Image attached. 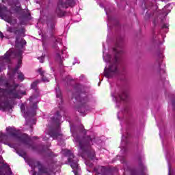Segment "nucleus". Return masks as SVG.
I'll list each match as a JSON object with an SVG mask.
<instances>
[{
	"label": "nucleus",
	"instance_id": "obj_1",
	"mask_svg": "<svg viewBox=\"0 0 175 175\" xmlns=\"http://www.w3.org/2000/svg\"><path fill=\"white\" fill-rule=\"evenodd\" d=\"M5 131L6 133L3 132L0 133V142L4 144H8V146L12 148H14L15 152H16L19 157L25 158V157H27V154L25 151L18 150V148H17L16 145L8 144V142H10V139L12 137L19 143L20 146L23 144L24 146H29L31 137H29L27 134L20 133V131L16 129L14 127L8 126L6 128ZM12 174L13 172H12L10 167L8 163H5L2 156H0V175H11Z\"/></svg>",
	"mask_w": 175,
	"mask_h": 175
},
{
	"label": "nucleus",
	"instance_id": "obj_2",
	"mask_svg": "<svg viewBox=\"0 0 175 175\" xmlns=\"http://www.w3.org/2000/svg\"><path fill=\"white\" fill-rule=\"evenodd\" d=\"M25 92H21L18 84L14 82H6L0 77V110L10 111L16 105V99H21Z\"/></svg>",
	"mask_w": 175,
	"mask_h": 175
},
{
	"label": "nucleus",
	"instance_id": "obj_3",
	"mask_svg": "<svg viewBox=\"0 0 175 175\" xmlns=\"http://www.w3.org/2000/svg\"><path fill=\"white\" fill-rule=\"evenodd\" d=\"M70 128L72 135L74 137L73 142L79 147V155L85 160L86 166L93 168L94 164L91 163V161L95 159V150L91 148V146L95 143L96 138L90 136L81 137L77 133L75 126L70 124Z\"/></svg>",
	"mask_w": 175,
	"mask_h": 175
},
{
	"label": "nucleus",
	"instance_id": "obj_4",
	"mask_svg": "<svg viewBox=\"0 0 175 175\" xmlns=\"http://www.w3.org/2000/svg\"><path fill=\"white\" fill-rule=\"evenodd\" d=\"M103 60L107 64H109L108 67L106 66L104 69V76H105L107 79H111V77H116V76L121 75V70H120L118 65L120 64V57L124 53L122 46L120 44H117L116 46L111 49L112 53H113L112 56L106 53V47L104 43L103 44Z\"/></svg>",
	"mask_w": 175,
	"mask_h": 175
},
{
	"label": "nucleus",
	"instance_id": "obj_5",
	"mask_svg": "<svg viewBox=\"0 0 175 175\" xmlns=\"http://www.w3.org/2000/svg\"><path fill=\"white\" fill-rule=\"evenodd\" d=\"M49 157L46 161V168H45L40 161L29 159L27 161V163L31 167L30 174L31 175H55V170L62 165L58 161L55 157L57 154L53 152L47 153Z\"/></svg>",
	"mask_w": 175,
	"mask_h": 175
},
{
	"label": "nucleus",
	"instance_id": "obj_6",
	"mask_svg": "<svg viewBox=\"0 0 175 175\" xmlns=\"http://www.w3.org/2000/svg\"><path fill=\"white\" fill-rule=\"evenodd\" d=\"M13 58H17L18 64L16 68L12 70V75H16V73H17L18 80L23 81L25 79L24 77V74L18 70L21 67V59H23V51L21 49L14 50V49H10L3 56H1L0 57V70L5 69V66H6L8 64H10V61H12Z\"/></svg>",
	"mask_w": 175,
	"mask_h": 175
},
{
	"label": "nucleus",
	"instance_id": "obj_7",
	"mask_svg": "<svg viewBox=\"0 0 175 175\" xmlns=\"http://www.w3.org/2000/svg\"><path fill=\"white\" fill-rule=\"evenodd\" d=\"M62 111H57L53 118H50V122L52 124L53 126H48L45 131L46 135L48 137H44V142L49 140V137H52L53 140H57L59 146H65V142L64 141V135L61 133V127L59 124H61V113Z\"/></svg>",
	"mask_w": 175,
	"mask_h": 175
},
{
	"label": "nucleus",
	"instance_id": "obj_8",
	"mask_svg": "<svg viewBox=\"0 0 175 175\" xmlns=\"http://www.w3.org/2000/svg\"><path fill=\"white\" fill-rule=\"evenodd\" d=\"M85 92H88V88L81 85H77L74 88V93L72 98L74 103L80 102L81 105L78 108V111L83 116H85L88 111H91V108L88 105V102H90V98L88 96H84Z\"/></svg>",
	"mask_w": 175,
	"mask_h": 175
},
{
	"label": "nucleus",
	"instance_id": "obj_9",
	"mask_svg": "<svg viewBox=\"0 0 175 175\" xmlns=\"http://www.w3.org/2000/svg\"><path fill=\"white\" fill-rule=\"evenodd\" d=\"M3 2L4 3H6L7 2L9 6H11V12L8 10V8L5 5L0 4V17H1L2 20H4L9 24H16L17 21L12 18V13H18L21 10L20 1H18V0H3Z\"/></svg>",
	"mask_w": 175,
	"mask_h": 175
},
{
	"label": "nucleus",
	"instance_id": "obj_10",
	"mask_svg": "<svg viewBox=\"0 0 175 175\" xmlns=\"http://www.w3.org/2000/svg\"><path fill=\"white\" fill-rule=\"evenodd\" d=\"M30 107H26L25 104L21 105V110L22 114L26 120V125H28L31 129L32 128V124H29V119L31 117L36 115V109H38V102H39V98L36 96H31L29 98Z\"/></svg>",
	"mask_w": 175,
	"mask_h": 175
},
{
	"label": "nucleus",
	"instance_id": "obj_11",
	"mask_svg": "<svg viewBox=\"0 0 175 175\" xmlns=\"http://www.w3.org/2000/svg\"><path fill=\"white\" fill-rule=\"evenodd\" d=\"M111 95L113 101L116 103V107H120L121 102L126 100L129 98V93L120 85L111 84Z\"/></svg>",
	"mask_w": 175,
	"mask_h": 175
},
{
	"label": "nucleus",
	"instance_id": "obj_12",
	"mask_svg": "<svg viewBox=\"0 0 175 175\" xmlns=\"http://www.w3.org/2000/svg\"><path fill=\"white\" fill-rule=\"evenodd\" d=\"M62 154L65 157H68V161L75 175H81V169L79 167V159L75 157L73 153L68 149H62Z\"/></svg>",
	"mask_w": 175,
	"mask_h": 175
},
{
	"label": "nucleus",
	"instance_id": "obj_13",
	"mask_svg": "<svg viewBox=\"0 0 175 175\" xmlns=\"http://www.w3.org/2000/svg\"><path fill=\"white\" fill-rule=\"evenodd\" d=\"M75 5H76V1L75 0H59L55 14L57 17H64L66 14L64 9H67L69 6H75Z\"/></svg>",
	"mask_w": 175,
	"mask_h": 175
},
{
	"label": "nucleus",
	"instance_id": "obj_14",
	"mask_svg": "<svg viewBox=\"0 0 175 175\" xmlns=\"http://www.w3.org/2000/svg\"><path fill=\"white\" fill-rule=\"evenodd\" d=\"M8 32H10L11 33H15V35H19L16 38L15 46L16 47H23L24 44H27V41L23 40L20 36L23 35V30H16L12 27H8L7 29Z\"/></svg>",
	"mask_w": 175,
	"mask_h": 175
},
{
	"label": "nucleus",
	"instance_id": "obj_15",
	"mask_svg": "<svg viewBox=\"0 0 175 175\" xmlns=\"http://www.w3.org/2000/svg\"><path fill=\"white\" fill-rule=\"evenodd\" d=\"M122 132V141L120 144V148L122 151L124 152L126 151V148H128V144L129 143V140L128 137H129V131H128L127 129H122L121 130Z\"/></svg>",
	"mask_w": 175,
	"mask_h": 175
},
{
	"label": "nucleus",
	"instance_id": "obj_16",
	"mask_svg": "<svg viewBox=\"0 0 175 175\" xmlns=\"http://www.w3.org/2000/svg\"><path fill=\"white\" fill-rule=\"evenodd\" d=\"M164 57L165 56H163V52L162 51L157 52V59L156 60V65H158L159 68L160 69H162L161 72H163V73H165V69H163V68H165V64H163V62Z\"/></svg>",
	"mask_w": 175,
	"mask_h": 175
},
{
	"label": "nucleus",
	"instance_id": "obj_17",
	"mask_svg": "<svg viewBox=\"0 0 175 175\" xmlns=\"http://www.w3.org/2000/svg\"><path fill=\"white\" fill-rule=\"evenodd\" d=\"M131 175H147V167L144 164L140 165L139 169L130 170Z\"/></svg>",
	"mask_w": 175,
	"mask_h": 175
},
{
	"label": "nucleus",
	"instance_id": "obj_18",
	"mask_svg": "<svg viewBox=\"0 0 175 175\" xmlns=\"http://www.w3.org/2000/svg\"><path fill=\"white\" fill-rule=\"evenodd\" d=\"M54 48L56 49V59L61 64L64 61V58H66V48H64L62 51H59L58 46L55 45Z\"/></svg>",
	"mask_w": 175,
	"mask_h": 175
},
{
	"label": "nucleus",
	"instance_id": "obj_19",
	"mask_svg": "<svg viewBox=\"0 0 175 175\" xmlns=\"http://www.w3.org/2000/svg\"><path fill=\"white\" fill-rule=\"evenodd\" d=\"M31 17V13L29 12V10L28 9L23 10L22 11L21 16H20L19 21L22 25H24L27 23V20Z\"/></svg>",
	"mask_w": 175,
	"mask_h": 175
},
{
	"label": "nucleus",
	"instance_id": "obj_20",
	"mask_svg": "<svg viewBox=\"0 0 175 175\" xmlns=\"http://www.w3.org/2000/svg\"><path fill=\"white\" fill-rule=\"evenodd\" d=\"M105 12L107 14V25L108 27H111V24H114V23H117V20L114 18L111 15H110V8H105Z\"/></svg>",
	"mask_w": 175,
	"mask_h": 175
},
{
	"label": "nucleus",
	"instance_id": "obj_21",
	"mask_svg": "<svg viewBox=\"0 0 175 175\" xmlns=\"http://www.w3.org/2000/svg\"><path fill=\"white\" fill-rule=\"evenodd\" d=\"M126 113H128V109H124V111H122L118 113V120H121L120 125L122 126H123L122 121H125V120H126Z\"/></svg>",
	"mask_w": 175,
	"mask_h": 175
},
{
	"label": "nucleus",
	"instance_id": "obj_22",
	"mask_svg": "<svg viewBox=\"0 0 175 175\" xmlns=\"http://www.w3.org/2000/svg\"><path fill=\"white\" fill-rule=\"evenodd\" d=\"M170 12V5H165L162 10L160 11L159 14H161V17H166L169 14Z\"/></svg>",
	"mask_w": 175,
	"mask_h": 175
},
{
	"label": "nucleus",
	"instance_id": "obj_23",
	"mask_svg": "<svg viewBox=\"0 0 175 175\" xmlns=\"http://www.w3.org/2000/svg\"><path fill=\"white\" fill-rule=\"evenodd\" d=\"M30 147L31 150L37 151V152H39V154H43V152H47V151H49V148H42V149H40V148L35 147L33 146H30Z\"/></svg>",
	"mask_w": 175,
	"mask_h": 175
},
{
	"label": "nucleus",
	"instance_id": "obj_24",
	"mask_svg": "<svg viewBox=\"0 0 175 175\" xmlns=\"http://www.w3.org/2000/svg\"><path fill=\"white\" fill-rule=\"evenodd\" d=\"M55 91H56V98H57L59 100H60L61 103H62V94L61 93V90L59 89V87H57L55 88Z\"/></svg>",
	"mask_w": 175,
	"mask_h": 175
},
{
	"label": "nucleus",
	"instance_id": "obj_25",
	"mask_svg": "<svg viewBox=\"0 0 175 175\" xmlns=\"http://www.w3.org/2000/svg\"><path fill=\"white\" fill-rule=\"evenodd\" d=\"M38 72L40 73V75H41V76H42V81H44V83H49V79L46 78L44 77V71L43 70V68H40L38 69Z\"/></svg>",
	"mask_w": 175,
	"mask_h": 175
},
{
	"label": "nucleus",
	"instance_id": "obj_26",
	"mask_svg": "<svg viewBox=\"0 0 175 175\" xmlns=\"http://www.w3.org/2000/svg\"><path fill=\"white\" fill-rule=\"evenodd\" d=\"M55 21H49L47 23V27L51 31H53V29H54L55 27Z\"/></svg>",
	"mask_w": 175,
	"mask_h": 175
},
{
	"label": "nucleus",
	"instance_id": "obj_27",
	"mask_svg": "<svg viewBox=\"0 0 175 175\" xmlns=\"http://www.w3.org/2000/svg\"><path fill=\"white\" fill-rule=\"evenodd\" d=\"M168 107L170 109L172 107V110L175 111V98L171 99V100L168 103Z\"/></svg>",
	"mask_w": 175,
	"mask_h": 175
},
{
	"label": "nucleus",
	"instance_id": "obj_28",
	"mask_svg": "<svg viewBox=\"0 0 175 175\" xmlns=\"http://www.w3.org/2000/svg\"><path fill=\"white\" fill-rule=\"evenodd\" d=\"M38 83H39L38 81H34L31 83V87L33 90H35L36 88V85H38Z\"/></svg>",
	"mask_w": 175,
	"mask_h": 175
},
{
	"label": "nucleus",
	"instance_id": "obj_29",
	"mask_svg": "<svg viewBox=\"0 0 175 175\" xmlns=\"http://www.w3.org/2000/svg\"><path fill=\"white\" fill-rule=\"evenodd\" d=\"M169 29V23H164L162 25V29Z\"/></svg>",
	"mask_w": 175,
	"mask_h": 175
},
{
	"label": "nucleus",
	"instance_id": "obj_30",
	"mask_svg": "<svg viewBox=\"0 0 175 175\" xmlns=\"http://www.w3.org/2000/svg\"><path fill=\"white\" fill-rule=\"evenodd\" d=\"M38 59H39L40 62L41 64H43L44 61V55H42V57H39L38 58Z\"/></svg>",
	"mask_w": 175,
	"mask_h": 175
},
{
	"label": "nucleus",
	"instance_id": "obj_31",
	"mask_svg": "<svg viewBox=\"0 0 175 175\" xmlns=\"http://www.w3.org/2000/svg\"><path fill=\"white\" fill-rule=\"evenodd\" d=\"M55 43H59V44H62V40L61 38H55Z\"/></svg>",
	"mask_w": 175,
	"mask_h": 175
},
{
	"label": "nucleus",
	"instance_id": "obj_32",
	"mask_svg": "<svg viewBox=\"0 0 175 175\" xmlns=\"http://www.w3.org/2000/svg\"><path fill=\"white\" fill-rule=\"evenodd\" d=\"M66 81H70V80H72V78H70V76H68L66 77Z\"/></svg>",
	"mask_w": 175,
	"mask_h": 175
},
{
	"label": "nucleus",
	"instance_id": "obj_33",
	"mask_svg": "<svg viewBox=\"0 0 175 175\" xmlns=\"http://www.w3.org/2000/svg\"><path fill=\"white\" fill-rule=\"evenodd\" d=\"M3 38H4L3 33L0 31V39H3Z\"/></svg>",
	"mask_w": 175,
	"mask_h": 175
},
{
	"label": "nucleus",
	"instance_id": "obj_34",
	"mask_svg": "<svg viewBox=\"0 0 175 175\" xmlns=\"http://www.w3.org/2000/svg\"><path fill=\"white\" fill-rule=\"evenodd\" d=\"M84 79H85V77H84L83 75H81L80 77H79V79L83 81V80H84Z\"/></svg>",
	"mask_w": 175,
	"mask_h": 175
},
{
	"label": "nucleus",
	"instance_id": "obj_35",
	"mask_svg": "<svg viewBox=\"0 0 175 175\" xmlns=\"http://www.w3.org/2000/svg\"><path fill=\"white\" fill-rule=\"evenodd\" d=\"M168 162V170H169V173H170V163H169V160H167Z\"/></svg>",
	"mask_w": 175,
	"mask_h": 175
},
{
	"label": "nucleus",
	"instance_id": "obj_36",
	"mask_svg": "<svg viewBox=\"0 0 175 175\" xmlns=\"http://www.w3.org/2000/svg\"><path fill=\"white\" fill-rule=\"evenodd\" d=\"M76 64H79V60H77V62H73L72 65H76Z\"/></svg>",
	"mask_w": 175,
	"mask_h": 175
},
{
	"label": "nucleus",
	"instance_id": "obj_37",
	"mask_svg": "<svg viewBox=\"0 0 175 175\" xmlns=\"http://www.w3.org/2000/svg\"><path fill=\"white\" fill-rule=\"evenodd\" d=\"M160 137H162V129H160Z\"/></svg>",
	"mask_w": 175,
	"mask_h": 175
},
{
	"label": "nucleus",
	"instance_id": "obj_38",
	"mask_svg": "<svg viewBox=\"0 0 175 175\" xmlns=\"http://www.w3.org/2000/svg\"><path fill=\"white\" fill-rule=\"evenodd\" d=\"M94 172H96V173H98V170L94 168Z\"/></svg>",
	"mask_w": 175,
	"mask_h": 175
},
{
	"label": "nucleus",
	"instance_id": "obj_39",
	"mask_svg": "<svg viewBox=\"0 0 175 175\" xmlns=\"http://www.w3.org/2000/svg\"><path fill=\"white\" fill-rule=\"evenodd\" d=\"M122 163H125V160L121 161Z\"/></svg>",
	"mask_w": 175,
	"mask_h": 175
},
{
	"label": "nucleus",
	"instance_id": "obj_40",
	"mask_svg": "<svg viewBox=\"0 0 175 175\" xmlns=\"http://www.w3.org/2000/svg\"><path fill=\"white\" fill-rule=\"evenodd\" d=\"M37 3H43V2L37 1Z\"/></svg>",
	"mask_w": 175,
	"mask_h": 175
},
{
	"label": "nucleus",
	"instance_id": "obj_41",
	"mask_svg": "<svg viewBox=\"0 0 175 175\" xmlns=\"http://www.w3.org/2000/svg\"><path fill=\"white\" fill-rule=\"evenodd\" d=\"M165 157L167 159V152H165Z\"/></svg>",
	"mask_w": 175,
	"mask_h": 175
},
{
	"label": "nucleus",
	"instance_id": "obj_42",
	"mask_svg": "<svg viewBox=\"0 0 175 175\" xmlns=\"http://www.w3.org/2000/svg\"><path fill=\"white\" fill-rule=\"evenodd\" d=\"M33 139H38V137H33Z\"/></svg>",
	"mask_w": 175,
	"mask_h": 175
},
{
	"label": "nucleus",
	"instance_id": "obj_43",
	"mask_svg": "<svg viewBox=\"0 0 175 175\" xmlns=\"http://www.w3.org/2000/svg\"><path fill=\"white\" fill-rule=\"evenodd\" d=\"M98 87H99V85H100V82H99V83H98Z\"/></svg>",
	"mask_w": 175,
	"mask_h": 175
},
{
	"label": "nucleus",
	"instance_id": "obj_44",
	"mask_svg": "<svg viewBox=\"0 0 175 175\" xmlns=\"http://www.w3.org/2000/svg\"><path fill=\"white\" fill-rule=\"evenodd\" d=\"M163 147L165 148V144L163 143Z\"/></svg>",
	"mask_w": 175,
	"mask_h": 175
},
{
	"label": "nucleus",
	"instance_id": "obj_45",
	"mask_svg": "<svg viewBox=\"0 0 175 175\" xmlns=\"http://www.w3.org/2000/svg\"><path fill=\"white\" fill-rule=\"evenodd\" d=\"M109 53H111V51H109Z\"/></svg>",
	"mask_w": 175,
	"mask_h": 175
},
{
	"label": "nucleus",
	"instance_id": "obj_46",
	"mask_svg": "<svg viewBox=\"0 0 175 175\" xmlns=\"http://www.w3.org/2000/svg\"><path fill=\"white\" fill-rule=\"evenodd\" d=\"M30 132H32V130H31Z\"/></svg>",
	"mask_w": 175,
	"mask_h": 175
},
{
	"label": "nucleus",
	"instance_id": "obj_47",
	"mask_svg": "<svg viewBox=\"0 0 175 175\" xmlns=\"http://www.w3.org/2000/svg\"><path fill=\"white\" fill-rule=\"evenodd\" d=\"M168 175H170V173H169Z\"/></svg>",
	"mask_w": 175,
	"mask_h": 175
},
{
	"label": "nucleus",
	"instance_id": "obj_48",
	"mask_svg": "<svg viewBox=\"0 0 175 175\" xmlns=\"http://www.w3.org/2000/svg\"><path fill=\"white\" fill-rule=\"evenodd\" d=\"M156 0H154V2H155Z\"/></svg>",
	"mask_w": 175,
	"mask_h": 175
}]
</instances>
